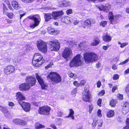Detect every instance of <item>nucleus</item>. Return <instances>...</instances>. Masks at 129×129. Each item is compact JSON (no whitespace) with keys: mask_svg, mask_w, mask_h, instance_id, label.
<instances>
[{"mask_svg":"<svg viewBox=\"0 0 129 129\" xmlns=\"http://www.w3.org/2000/svg\"><path fill=\"white\" fill-rule=\"evenodd\" d=\"M100 41V39L98 38H95L93 42L91 43V45L93 46H96L99 44Z\"/></svg>","mask_w":129,"mask_h":129,"instance_id":"25","label":"nucleus"},{"mask_svg":"<svg viewBox=\"0 0 129 129\" xmlns=\"http://www.w3.org/2000/svg\"><path fill=\"white\" fill-rule=\"evenodd\" d=\"M0 110L2 112L4 113H7L8 112V111L6 108L4 107H0Z\"/></svg>","mask_w":129,"mask_h":129,"instance_id":"33","label":"nucleus"},{"mask_svg":"<svg viewBox=\"0 0 129 129\" xmlns=\"http://www.w3.org/2000/svg\"><path fill=\"white\" fill-rule=\"evenodd\" d=\"M73 20L72 22H73V24L75 25H76L78 24L79 21L75 19L74 18H72Z\"/></svg>","mask_w":129,"mask_h":129,"instance_id":"40","label":"nucleus"},{"mask_svg":"<svg viewBox=\"0 0 129 129\" xmlns=\"http://www.w3.org/2000/svg\"><path fill=\"white\" fill-rule=\"evenodd\" d=\"M117 86H114L112 88V91L113 92H114L117 89Z\"/></svg>","mask_w":129,"mask_h":129,"instance_id":"58","label":"nucleus"},{"mask_svg":"<svg viewBox=\"0 0 129 129\" xmlns=\"http://www.w3.org/2000/svg\"><path fill=\"white\" fill-rule=\"evenodd\" d=\"M27 124V122L25 121L20 119L19 125H25Z\"/></svg>","mask_w":129,"mask_h":129,"instance_id":"36","label":"nucleus"},{"mask_svg":"<svg viewBox=\"0 0 129 129\" xmlns=\"http://www.w3.org/2000/svg\"><path fill=\"white\" fill-rule=\"evenodd\" d=\"M45 126H44L40 124L38 122H37L35 124V129H40L42 128H44Z\"/></svg>","mask_w":129,"mask_h":129,"instance_id":"28","label":"nucleus"},{"mask_svg":"<svg viewBox=\"0 0 129 129\" xmlns=\"http://www.w3.org/2000/svg\"><path fill=\"white\" fill-rule=\"evenodd\" d=\"M114 113H108L107 116L108 118H110L113 117L114 115Z\"/></svg>","mask_w":129,"mask_h":129,"instance_id":"54","label":"nucleus"},{"mask_svg":"<svg viewBox=\"0 0 129 129\" xmlns=\"http://www.w3.org/2000/svg\"><path fill=\"white\" fill-rule=\"evenodd\" d=\"M66 13L68 15L71 14L72 13V10L71 9H69L66 11Z\"/></svg>","mask_w":129,"mask_h":129,"instance_id":"47","label":"nucleus"},{"mask_svg":"<svg viewBox=\"0 0 129 129\" xmlns=\"http://www.w3.org/2000/svg\"><path fill=\"white\" fill-rule=\"evenodd\" d=\"M52 16L53 18L56 20L59 18L63 14L62 11L58 12H54L52 13Z\"/></svg>","mask_w":129,"mask_h":129,"instance_id":"14","label":"nucleus"},{"mask_svg":"<svg viewBox=\"0 0 129 129\" xmlns=\"http://www.w3.org/2000/svg\"><path fill=\"white\" fill-rule=\"evenodd\" d=\"M73 84L75 86H78L79 85V83L77 81H75L73 82Z\"/></svg>","mask_w":129,"mask_h":129,"instance_id":"55","label":"nucleus"},{"mask_svg":"<svg viewBox=\"0 0 129 129\" xmlns=\"http://www.w3.org/2000/svg\"><path fill=\"white\" fill-rule=\"evenodd\" d=\"M103 121L102 120H100V122H98V126L100 127H101L102 126Z\"/></svg>","mask_w":129,"mask_h":129,"instance_id":"51","label":"nucleus"},{"mask_svg":"<svg viewBox=\"0 0 129 129\" xmlns=\"http://www.w3.org/2000/svg\"><path fill=\"white\" fill-rule=\"evenodd\" d=\"M109 47V45L107 46H103V49L104 50H106Z\"/></svg>","mask_w":129,"mask_h":129,"instance_id":"59","label":"nucleus"},{"mask_svg":"<svg viewBox=\"0 0 129 129\" xmlns=\"http://www.w3.org/2000/svg\"><path fill=\"white\" fill-rule=\"evenodd\" d=\"M83 58L85 62L88 63L97 60L98 57V55L94 53L87 52L84 54Z\"/></svg>","mask_w":129,"mask_h":129,"instance_id":"1","label":"nucleus"},{"mask_svg":"<svg viewBox=\"0 0 129 129\" xmlns=\"http://www.w3.org/2000/svg\"><path fill=\"white\" fill-rule=\"evenodd\" d=\"M30 88V86L26 83H22L20 85L19 87L20 90L24 91L28 90Z\"/></svg>","mask_w":129,"mask_h":129,"instance_id":"16","label":"nucleus"},{"mask_svg":"<svg viewBox=\"0 0 129 129\" xmlns=\"http://www.w3.org/2000/svg\"><path fill=\"white\" fill-rule=\"evenodd\" d=\"M35 75L36 77L41 85L42 88L43 89H47V84L44 82L43 80L38 73H36Z\"/></svg>","mask_w":129,"mask_h":129,"instance_id":"7","label":"nucleus"},{"mask_svg":"<svg viewBox=\"0 0 129 129\" xmlns=\"http://www.w3.org/2000/svg\"><path fill=\"white\" fill-rule=\"evenodd\" d=\"M16 99L17 100L19 101H22L25 100L26 98L23 95V93L20 92H18L16 93Z\"/></svg>","mask_w":129,"mask_h":129,"instance_id":"13","label":"nucleus"},{"mask_svg":"<svg viewBox=\"0 0 129 129\" xmlns=\"http://www.w3.org/2000/svg\"><path fill=\"white\" fill-rule=\"evenodd\" d=\"M5 3L8 6L10 5V3L8 0H5Z\"/></svg>","mask_w":129,"mask_h":129,"instance_id":"60","label":"nucleus"},{"mask_svg":"<svg viewBox=\"0 0 129 129\" xmlns=\"http://www.w3.org/2000/svg\"><path fill=\"white\" fill-rule=\"evenodd\" d=\"M126 125L123 127V129H129V119L127 118L126 120Z\"/></svg>","mask_w":129,"mask_h":129,"instance_id":"35","label":"nucleus"},{"mask_svg":"<svg viewBox=\"0 0 129 129\" xmlns=\"http://www.w3.org/2000/svg\"><path fill=\"white\" fill-rule=\"evenodd\" d=\"M83 100L86 102H90V99L91 96L90 92L89 90L85 89L83 93Z\"/></svg>","mask_w":129,"mask_h":129,"instance_id":"9","label":"nucleus"},{"mask_svg":"<svg viewBox=\"0 0 129 129\" xmlns=\"http://www.w3.org/2000/svg\"><path fill=\"white\" fill-rule=\"evenodd\" d=\"M81 57L80 54L77 55L71 61L70 66L71 67L74 66L78 67L81 65L82 63L81 61Z\"/></svg>","mask_w":129,"mask_h":129,"instance_id":"4","label":"nucleus"},{"mask_svg":"<svg viewBox=\"0 0 129 129\" xmlns=\"http://www.w3.org/2000/svg\"><path fill=\"white\" fill-rule=\"evenodd\" d=\"M107 22L106 21H103L101 22L100 23V25L103 27H104L107 24Z\"/></svg>","mask_w":129,"mask_h":129,"instance_id":"39","label":"nucleus"},{"mask_svg":"<svg viewBox=\"0 0 129 129\" xmlns=\"http://www.w3.org/2000/svg\"><path fill=\"white\" fill-rule=\"evenodd\" d=\"M72 20V18L69 17H62L61 18V21L66 24L71 22Z\"/></svg>","mask_w":129,"mask_h":129,"instance_id":"17","label":"nucleus"},{"mask_svg":"<svg viewBox=\"0 0 129 129\" xmlns=\"http://www.w3.org/2000/svg\"><path fill=\"white\" fill-rule=\"evenodd\" d=\"M74 113H69V115L68 116H67L66 117H71L72 119H74V116H73Z\"/></svg>","mask_w":129,"mask_h":129,"instance_id":"53","label":"nucleus"},{"mask_svg":"<svg viewBox=\"0 0 129 129\" xmlns=\"http://www.w3.org/2000/svg\"><path fill=\"white\" fill-rule=\"evenodd\" d=\"M97 86L98 87H100L101 85V82L100 81H98L97 84Z\"/></svg>","mask_w":129,"mask_h":129,"instance_id":"63","label":"nucleus"},{"mask_svg":"<svg viewBox=\"0 0 129 129\" xmlns=\"http://www.w3.org/2000/svg\"><path fill=\"white\" fill-rule=\"evenodd\" d=\"M19 104L22 107L23 110L26 112H28L30 110V105L29 103L19 101L18 102Z\"/></svg>","mask_w":129,"mask_h":129,"instance_id":"11","label":"nucleus"},{"mask_svg":"<svg viewBox=\"0 0 129 129\" xmlns=\"http://www.w3.org/2000/svg\"><path fill=\"white\" fill-rule=\"evenodd\" d=\"M4 115L6 117L10 118H11V115L10 113H4Z\"/></svg>","mask_w":129,"mask_h":129,"instance_id":"48","label":"nucleus"},{"mask_svg":"<svg viewBox=\"0 0 129 129\" xmlns=\"http://www.w3.org/2000/svg\"><path fill=\"white\" fill-rule=\"evenodd\" d=\"M118 97V98L119 99V100L122 99L123 98V95H122L121 94H119Z\"/></svg>","mask_w":129,"mask_h":129,"instance_id":"62","label":"nucleus"},{"mask_svg":"<svg viewBox=\"0 0 129 129\" xmlns=\"http://www.w3.org/2000/svg\"><path fill=\"white\" fill-rule=\"evenodd\" d=\"M51 109L50 107L47 106H43L42 107H39L38 110L39 113L42 112H49Z\"/></svg>","mask_w":129,"mask_h":129,"instance_id":"15","label":"nucleus"},{"mask_svg":"<svg viewBox=\"0 0 129 129\" xmlns=\"http://www.w3.org/2000/svg\"><path fill=\"white\" fill-rule=\"evenodd\" d=\"M10 61V59H8L6 58H4L0 60V63L1 64H4L5 63H7Z\"/></svg>","mask_w":129,"mask_h":129,"instance_id":"30","label":"nucleus"},{"mask_svg":"<svg viewBox=\"0 0 129 129\" xmlns=\"http://www.w3.org/2000/svg\"><path fill=\"white\" fill-rule=\"evenodd\" d=\"M40 21L41 20L39 21H38V20L34 21V24H33L31 25L30 26V27L32 28H34L35 27H36L38 25Z\"/></svg>","mask_w":129,"mask_h":129,"instance_id":"29","label":"nucleus"},{"mask_svg":"<svg viewBox=\"0 0 129 129\" xmlns=\"http://www.w3.org/2000/svg\"><path fill=\"white\" fill-rule=\"evenodd\" d=\"M125 90L127 96L129 97V85L127 86Z\"/></svg>","mask_w":129,"mask_h":129,"instance_id":"41","label":"nucleus"},{"mask_svg":"<svg viewBox=\"0 0 129 129\" xmlns=\"http://www.w3.org/2000/svg\"><path fill=\"white\" fill-rule=\"evenodd\" d=\"M22 2L26 3H31L34 0H21Z\"/></svg>","mask_w":129,"mask_h":129,"instance_id":"43","label":"nucleus"},{"mask_svg":"<svg viewBox=\"0 0 129 129\" xmlns=\"http://www.w3.org/2000/svg\"><path fill=\"white\" fill-rule=\"evenodd\" d=\"M118 43L119 45H120V47L121 48H123L128 44V43L127 42L121 43L119 42H118Z\"/></svg>","mask_w":129,"mask_h":129,"instance_id":"34","label":"nucleus"},{"mask_svg":"<svg viewBox=\"0 0 129 129\" xmlns=\"http://www.w3.org/2000/svg\"><path fill=\"white\" fill-rule=\"evenodd\" d=\"M28 18L30 19H31L33 20L34 21L41 20L40 18L39 15H35L33 16H30L28 17Z\"/></svg>","mask_w":129,"mask_h":129,"instance_id":"24","label":"nucleus"},{"mask_svg":"<svg viewBox=\"0 0 129 129\" xmlns=\"http://www.w3.org/2000/svg\"><path fill=\"white\" fill-rule=\"evenodd\" d=\"M112 68L114 70H115L117 69V67L116 66V65L114 64L112 66Z\"/></svg>","mask_w":129,"mask_h":129,"instance_id":"61","label":"nucleus"},{"mask_svg":"<svg viewBox=\"0 0 129 129\" xmlns=\"http://www.w3.org/2000/svg\"><path fill=\"white\" fill-rule=\"evenodd\" d=\"M129 60V58H128L126 60L124 61L120 62L119 63V64L120 65H122L123 64H124L127 62Z\"/></svg>","mask_w":129,"mask_h":129,"instance_id":"42","label":"nucleus"},{"mask_svg":"<svg viewBox=\"0 0 129 129\" xmlns=\"http://www.w3.org/2000/svg\"><path fill=\"white\" fill-rule=\"evenodd\" d=\"M101 99H98L97 102V104L99 106H101Z\"/></svg>","mask_w":129,"mask_h":129,"instance_id":"49","label":"nucleus"},{"mask_svg":"<svg viewBox=\"0 0 129 129\" xmlns=\"http://www.w3.org/2000/svg\"><path fill=\"white\" fill-rule=\"evenodd\" d=\"M20 120V119H14L13 120V122L14 123L16 124H19Z\"/></svg>","mask_w":129,"mask_h":129,"instance_id":"38","label":"nucleus"},{"mask_svg":"<svg viewBox=\"0 0 129 129\" xmlns=\"http://www.w3.org/2000/svg\"><path fill=\"white\" fill-rule=\"evenodd\" d=\"M129 73V68L127 69L124 72V74H126Z\"/></svg>","mask_w":129,"mask_h":129,"instance_id":"64","label":"nucleus"},{"mask_svg":"<svg viewBox=\"0 0 129 129\" xmlns=\"http://www.w3.org/2000/svg\"><path fill=\"white\" fill-rule=\"evenodd\" d=\"M11 4L12 7L15 10H18L21 8L20 4H19L18 2L15 0L13 1Z\"/></svg>","mask_w":129,"mask_h":129,"instance_id":"18","label":"nucleus"},{"mask_svg":"<svg viewBox=\"0 0 129 129\" xmlns=\"http://www.w3.org/2000/svg\"><path fill=\"white\" fill-rule=\"evenodd\" d=\"M25 81L26 83L28 84L30 87L32 86L35 84L36 80L34 76H29L26 77Z\"/></svg>","mask_w":129,"mask_h":129,"instance_id":"8","label":"nucleus"},{"mask_svg":"<svg viewBox=\"0 0 129 129\" xmlns=\"http://www.w3.org/2000/svg\"><path fill=\"white\" fill-rule=\"evenodd\" d=\"M69 76L71 77H73L74 79H76L77 77V75L75 74H73L71 72H69L68 73Z\"/></svg>","mask_w":129,"mask_h":129,"instance_id":"32","label":"nucleus"},{"mask_svg":"<svg viewBox=\"0 0 129 129\" xmlns=\"http://www.w3.org/2000/svg\"><path fill=\"white\" fill-rule=\"evenodd\" d=\"M48 47L52 51H57L59 50L60 47V44L57 40H53L50 42Z\"/></svg>","mask_w":129,"mask_h":129,"instance_id":"6","label":"nucleus"},{"mask_svg":"<svg viewBox=\"0 0 129 129\" xmlns=\"http://www.w3.org/2000/svg\"><path fill=\"white\" fill-rule=\"evenodd\" d=\"M52 16V14H45L44 15V18L45 21L47 22L50 21L51 19H53V18Z\"/></svg>","mask_w":129,"mask_h":129,"instance_id":"23","label":"nucleus"},{"mask_svg":"<svg viewBox=\"0 0 129 129\" xmlns=\"http://www.w3.org/2000/svg\"><path fill=\"white\" fill-rule=\"evenodd\" d=\"M47 77L50 79L53 84L58 83L61 81V78L60 76L56 73L51 72L47 76Z\"/></svg>","mask_w":129,"mask_h":129,"instance_id":"3","label":"nucleus"},{"mask_svg":"<svg viewBox=\"0 0 129 129\" xmlns=\"http://www.w3.org/2000/svg\"><path fill=\"white\" fill-rule=\"evenodd\" d=\"M72 53L71 49L69 48H66L65 49L63 52L62 56L63 57L66 59L70 57Z\"/></svg>","mask_w":129,"mask_h":129,"instance_id":"12","label":"nucleus"},{"mask_svg":"<svg viewBox=\"0 0 129 129\" xmlns=\"http://www.w3.org/2000/svg\"><path fill=\"white\" fill-rule=\"evenodd\" d=\"M104 93L105 91L104 90H102L99 93L98 95L100 96H102L104 95Z\"/></svg>","mask_w":129,"mask_h":129,"instance_id":"52","label":"nucleus"},{"mask_svg":"<svg viewBox=\"0 0 129 129\" xmlns=\"http://www.w3.org/2000/svg\"><path fill=\"white\" fill-rule=\"evenodd\" d=\"M77 90L76 89H74L71 92V94L73 95H74L77 92Z\"/></svg>","mask_w":129,"mask_h":129,"instance_id":"57","label":"nucleus"},{"mask_svg":"<svg viewBox=\"0 0 129 129\" xmlns=\"http://www.w3.org/2000/svg\"><path fill=\"white\" fill-rule=\"evenodd\" d=\"M60 4L62 7H66L70 5L71 3L70 2H67L66 1H63L61 2Z\"/></svg>","mask_w":129,"mask_h":129,"instance_id":"27","label":"nucleus"},{"mask_svg":"<svg viewBox=\"0 0 129 129\" xmlns=\"http://www.w3.org/2000/svg\"><path fill=\"white\" fill-rule=\"evenodd\" d=\"M103 40L105 42H109L111 40V37L110 36L106 35L103 37Z\"/></svg>","mask_w":129,"mask_h":129,"instance_id":"26","label":"nucleus"},{"mask_svg":"<svg viewBox=\"0 0 129 129\" xmlns=\"http://www.w3.org/2000/svg\"><path fill=\"white\" fill-rule=\"evenodd\" d=\"M15 71L14 67L12 66H9L5 68L4 69V72L7 75H9L13 73Z\"/></svg>","mask_w":129,"mask_h":129,"instance_id":"10","label":"nucleus"},{"mask_svg":"<svg viewBox=\"0 0 129 129\" xmlns=\"http://www.w3.org/2000/svg\"><path fill=\"white\" fill-rule=\"evenodd\" d=\"M47 30L49 34L53 35H55L59 33V31L55 30L54 29L50 27H48Z\"/></svg>","mask_w":129,"mask_h":129,"instance_id":"21","label":"nucleus"},{"mask_svg":"<svg viewBox=\"0 0 129 129\" xmlns=\"http://www.w3.org/2000/svg\"><path fill=\"white\" fill-rule=\"evenodd\" d=\"M42 56L39 53H36L34 55L32 60V64L36 67H39L44 62L45 60Z\"/></svg>","mask_w":129,"mask_h":129,"instance_id":"2","label":"nucleus"},{"mask_svg":"<svg viewBox=\"0 0 129 129\" xmlns=\"http://www.w3.org/2000/svg\"><path fill=\"white\" fill-rule=\"evenodd\" d=\"M53 64L52 62H50L49 64L45 66V69H48L49 67H51L52 65H53Z\"/></svg>","mask_w":129,"mask_h":129,"instance_id":"44","label":"nucleus"},{"mask_svg":"<svg viewBox=\"0 0 129 129\" xmlns=\"http://www.w3.org/2000/svg\"><path fill=\"white\" fill-rule=\"evenodd\" d=\"M117 103V101L116 100H112L110 102V105L111 107H114Z\"/></svg>","mask_w":129,"mask_h":129,"instance_id":"31","label":"nucleus"},{"mask_svg":"<svg viewBox=\"0 0 129 129\" xmlns=\"http://www.w3.org/2000/svg\"><path fill=\"white\" fill-rule=\"evenodd\" d=\"M115 17H114L112 12H109V18L110 20L111 23H115L117 22L116 21Z\"/></svg>","mask_w":129,"mask_h":129,"instance_id":"20","label":"nucleus"},{"mask_svg":"<svg viewBox=\"0 0 129 129\" xmlns=\"http://www.w3.org/2000/svg\"><path fill=\"white\" fill-rule=\"evenodd\" d=\"M113 79L114 80H117L119 78V76L117 74L114 75L113 77Z\"/></svg>","mask_w":129,"mask_h":129,"instance_id":"45","label":"nucleus"},{"mask_svg":"<svg viewBox=\"0 0 129 129\" xmlns=\"http://www.w3.org/2000/svg\"><path fill=\"white\" fill-rule=\"evenodd\" d=\"M129 110V103L127 102H125L123 105L122 110L123 113L125 112L127 113Z\"/></svg>","mask_w":129,"mask_h":129,"instance_id":"19","label":"nucleus"},{"mask_svg":"<svg viewBox=\"0 0 129 129\" xmlns=\"http://www.w3.org/2000/svg\"><path fill=\"white\" fill-rule=\"evenodd\" d=\"M94 22L95 21L94 20L92 19H90L86 20L85 21L84 24L85 25L90 27L91 26V24L94 23Z\"/></svg>","mask_w":129,"mask_h":129,"instance_id":"22","label":"nucleus"},{"mask_svg":"<svg viewBox=\"0 0 129 129\" xmlns=\"http://www.w3.org/2000/svg\"><path fill=\"white\" fill-rule=\"evenodd\" d=\"M97 120H94L92 123V126L93 127H95L96 125V122Z\"/></svg>","mask_w":129,"mask_h":129,"instance_id":"50","label":"nucleus"},{"mask_svg":"<svg viewBox=\"0 0 129 129\" xmlns=\"http://www.w3.org/2000/svg\"><path fill=\"white\" fill-rule=\"evenodd\" d=\"M37 46L39 50L42 52L45 53L47 51V47L46 43L41 40L37 41Z\"/></svg>","mask_w":129,"mask_h":129,"instance_id":"5","label":"nucleus"},{"mask_svg":"<svg viewBox=\"0 0 129 129\" xmlns=\"http://www.w3.org/2000/svg\"><path fill=\"white\" fill-rule=\"evenodd\" d=\"M89 111L90 112L92 110L93 108V106L92 105H89Z\"/></svg>","mask_w":129,"mask_h":129,"instance_id":"56","label":"nucleus"},{"mask_svg":"<svg viewBox=\"0 0 129 129\" xmlns=\"http://www.w3.org/2000/svg\"><path fill=\"white\" fill-rule=\"evenodd\" d=\"M5 14L10 19H12L13 18L14 15L12 13H8L7 12H6Z\"/></svg>","mask_w":129,"mask_h":129,"instance_id":"37","label":"nucleus"},{"mask_svg":"<svg viewBox=\"0 0 129 129\" xmlns=\"http://www.w3.org/2000/svg\"><path fill=\"white\" fill-rule=\"evenodd\" d=\"M85 80H82L79 83V85L81 86H83L85 84Z\"/></svg>","mask_w":129,"mask_h":129,"instance_id":"46","label":"nucleus"}]
</instances>
